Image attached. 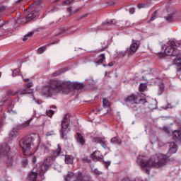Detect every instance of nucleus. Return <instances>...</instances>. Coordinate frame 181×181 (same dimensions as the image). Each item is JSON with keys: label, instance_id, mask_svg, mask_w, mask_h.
<instances>
[{"label": "nucleus", "instance_id": "41", "mask_svg": "<svg viewBox=\"0 0 181 181\" xmlns=\"http://www.w3.org/2000/svg\"><path fill=\"white\" fill-rule=\"evenodd\" d=\"M5 25H6V23H5L2 18H0V28H4Z\"/></svg>", "mask_w": 181, "mask_h": 181}, {"label": "nucleus", "instance_id": "14", "mask_svg": "<svg viewBox=\"0 0 181 181\" xmlns=\"http://www.w3.org/2000/svg\"><path fill=\"white\" fill-rule=\"evenodd\" d=\"M103 155L98 151H95L92 154V159H93V160L101 162V161H103Z\"/></svg>", "mask_w": 181, "mask_h": 181}, {"label": "nucleus", "instance_id": "47", "mask_svg": "<svg viewBox=\"0 0 181 181\" xmlns=\"http://www.w3.org/2000/svg\"><path fill=\"white\" fill-rule=\"evenodd\" d=\"M163 131H165V132H167V134H169V129L168 127H163Z\"/></svg>", "mask_w": 181, "mask_h": 181}, {"label": "nucleus", "instance_id": "36", "mask_svg": "<svg viewBox=\"0 0 181 181\" xmlns=\"http://www.w3.org/2000/svg\"><path fill=\"white\" fill-rule=\"evenodd\" d=\"M6 163L8 166V168H12L13 165V161L12 160V158H8L6 161Z\"/></svg>", "mask_w": 181, "mask_h": 181}, {"label": "nucleus", "instance_id": "44", "mask_svg": "<svg viewBox=\"0 0 181 181\" xmlns=\"http://www.w3.org/2000/svg\"><path fill=\"white\" fill-rule=\"evenodd\" d=\"M46 135L47 136H50V135H54V131L47 132Z\"/></svg>", "mask_w": 181, "mask_h": 181}, {"label": "nucleus", "instance_id": "37", "mask_svg": "<svg viewBox=\"0 0 181 181\" xmlns=\"http://www.w3.org/2000/svg\"><path fill=\"white\" fill-rule=\"evenodd\" d=\"M170 46H171V47H177L178 46H180V44L175 42V41H171Z\"/></svg>", "mask_w": 181, "mask_h": 181}, {"label": "nucleus", "instance_id": "38", "mask_svg": "<svg viewBox=\"0 0 181 181\" xmlns=\"http://www.w3.org/2000/svg\"><path fill=\"white\" fill-rule=\"evenodd\" d=\"M45 50H46V47H41L37 49V52L39 53V54H42V53H43Z\"/></svg>", "mask_w": 181, "mask_h": 181}, {"label": "nucleus", "instance_id": "2", "mask_svg": "<svg viewBox=\"0 0 181 181\" xmlns=\"http://www.w3.org/2000/svg\"><path fill=\"white\" fill-rule=\"evenodd\" d=\"M166 159H168V156H166V155L158 153L152 156L148 160H144L143 158H138L136 162L145 173L149 175V168H162L165 165Z\"/></svg>", "mask_w": 181, "mask_h": 181}, {"label": "nucleus", "instance_id": "10", "mask_svg": "<svg viewBox=\"0 0 181 181\" xmlns=\"http://www.w3.org/2000/svg\"><path fill=\"white\" fill-rule=\"evenodd\" d=\"M31 87H33V83L30 82L27 84V87L25 89L23 90H18L13 93H11V95H15L16 94H20V95H22L23 94H32V93H33V90H32Z\"/></svg>", "mask_w": 181, "mask_h": 181}, {"label": "nucleus", "instance_id": "58", "mask_svg": "<svg viewBox=\"0 0 181 181\" xmlns=\"http://www.w3.org/2000/svg\"><path fill=\"white\" fill-rule=\"evenodd\" d=\"M64 30H66L64 28H62V30H61V32H64Z\"/></svg>", "mask_w": 181, "mask_h": 181}, {"label": "nucleus", "instance_id": "19", "mask_svg": "<svg viewBox=\"0 0 181 181\" xmlns=\"http://www.w3.org/2000/svg\"><path fill=\"white\" fill-rule=\"evenodd\" d=\"M60 153H62V147L58 144L57 149L52 151V157L56 158V156H59Z\"/></svg>", "mask_w": 181, "mask_h": 181}, {"label": "nucleus", "instance_id": "32", "mask_svg": "<svg viewBox=\"0 0 181 181\" xmlns=\"http://www.w3.org/2000/svg\"><path fill=\"white\" fill-rule=\"evenodd\" d=\"M29 164V160L28 158H25L22 160V165L24 168H26L27 165Z\"/></svg>", "mask_w": 181, "mask_h": 181}, {"label": "nucleus", "instance_id": "5", "mask_svg": "<svg viewBox=\"0 0 181 181\" xmlns=\"http://www.w3.org/2000/svg\"><path fill=\"white\" fill-rule=\"evenodd\" d=\"M69 125H70V122H69V119H67V115H65L64 119L62 122V129L60 130L61 137L63 139H67V134L70 132Z\"/></svg>", "mask_w": 181, "mask_h": 181}, {"label": "nucleus", "instance_id": "54", "mask_svg": "<svg viewBox=\"0 0 181 181\" xmlns=\"http://www.w3.org/2000/svg\"><path fill=\"white\" fill-rule=\"evenodd\" d=\"M108 66H109L110 67H112L113 64H112V63H109V64H108Z\"/></svg>", "mask_w": 181, "mask_h": 181}, {"label": "nucleus", "instance_id": "35", "mask_svg": "<svg viewBox=\"0 0 181 181\" xmlns=\"http://www.w3.org/2000/svg\"><path fill=\"white\" fill-rule=\"evenodd\" d=\"M93 173L95 175V176H100V175H103V172L98 170V169L95 168Z\"/></svg>", "mask_w": 181, "mask_h": 181}, {"label": "nucleus", "instance_id": "28", "mask_svg": "<svg viewBox=\"0 0 181 181\" xmlns=\"http://www.w3.org/2000/svg\"><path fill=\"white\" fill-rule=\"evenodd\" d=\"M165 21L168 23L173 22V13L169 14L168 16L164 17Z\"/></svg>", "mask_w": 181, "mask_h": 181}, {"label": "nucleus", "instance_id": "64", "mask_svg": "<svg viewBox=\"0 0 181 181\" xmlns=\"http://www.w3.org/2000/svg\"><path fill=\"white\" fill-rule=\"evenodd\" d=\"M107 29H110V28H107Z\"/></svg>", "mask_w": 181, "mask_h": 181}, {"label": "nucleus", "instance_id": "3", "mask_svg": "<svg viewBox=\"0 0 181 181\" xmlns=\"http://www.w3.org/2000/svg\"><path fill=\"white\" fill-rule=\"evenodd\" d=\"M124 101L126 105L133 111H138V110L141 108L139 104H145L146 103V100L142 98L141 93L129 95L126 98Z\"/></svg>", "mask_w": 181, "mask_h": 181}, {"label": "nucleus", "instance_id": "18", "mask_svg": "<svg viewBox=\"0 0 181 181\" xmlns=\"http://www.w3.org/2000/svg\"><path fill=\"white\" fill-rule=\"evenodd\" d=\"M117 23V20H108L103 23V28H110L112 26V25H115Z\"/></svg>", "mask_w": 181, "mask_h": 181}, {"label": "nucleus", "instance_id": "17", "mask_svg": "<svg viewBox=\"0 0 181 181\" xmlns=\"http://www.w3.org/2000/svg\"><path fill=\"white\" fill-rule=\"evenodd\" d=\"M169 152L170 153H176L177 152V145L175 142H170L169 144Z\"/></svg>", "mask_w": 181, "mask_h": 181}, {"label": "nucleus", "instance_id": "50", "mask_svg": "<svg viewBox=\"0 0 181 181\" xmlns=\"http://www.w3.org/2000/svg\"><path fill=\"white\" fill-rule=\"evenodd\" d=\"M129 13H130L131 14L135 13V8H130V9H129Z\"/></svg>", "mask_w": 181, "mask_h": 181}, {"label": "nucleus", "instance_id": "53", "mask_svg": "<svg viewBox=\"0 0 181 181\" xmlns=\"http://www.w3.org/2000/svg\"><path fill=\"white\" fill-rule=\"evenodd\" d=\"M121 181H129V180L128 178H124V179L122 180Z\"/></svg>", "mask_w": 181, "mask_h": 181}, {"label": "nucleus", "instance_id": "46", "mask_svg": "<svg viewBox=\"0 0 181 181\" xmlns=\"http://www.w3.org/2000/svg\"><path fill=\"white\" fill-rule=\"evenodd\" d=\"M6 7H5V6H1V7H0V12H4V11H6Z\"/></svg>", "mask_w": 181, "mask_h": 181}, {"label": "nucleus", "instance_id": "60", "mask_svg": "<svg viewBox=\"0 0 181 181\" xmlns=\"http://www.w3.org/2000/svg\"><path fill=\"white\" fill-rule=\"evenodd\" d=\"M51 108H56V106L52 105V107H51Z\"/></svg>", "mask_w": 181, "mask_h": 181}, {"label": "nucleus", "instance_id": "49", "mask_svg": "<svg viewBox=\"0 0 181 181\" xmlns=\"http://www.w3.org/2000/svg\"><path fill=\"white\" fill-rule=\"evenodd\" d=\"M10 136L11 138H13V136H15V132L12 131L10 132Z\"/></svg>", "mask_w": 181, "mask_h": 181}, {"label": "nucleus", "instance_id": "8", "mask_svg": "<svg viewBox=\"0 0 181 181\" xmlns=\"http://www.w3.org/2000/svg\"><path fill=\"white\" fill-rule=\"evenodd\" d=\"M53 163H54V157H47L45 158L42 164L40 165L42 172L45 173Z\"/></svg>", "mask_w": 181, "mask_h": 181}, {"label": "nucleus", "instance_id": "16", "mask_svg": "<svg viewBox=\"0 0 181 181\" xmlns=\"http://www.w3.org/2000/svg\"><path fill=\"white\" fill-rule=\"evenodd\" d=\"M76 141L78 144H80V145H84L86 144V139L83 136V135L80 133H76Z\"/></svg>", "mask_w": 181, "mask_h": 181}, {"label": "nucleus", "instance_id": "62", "mask_svg": "<svg viewBox=\"0 0 181 181\" xmlns=\"http://www.w3.org/2000/svg\"><path fill=\"white\" fill-rule=\"evenodd\" d=\"M37 104H40V103H39V100L37 101Z\"/></svg>", "mask_w": 181, "mask_h": 181}, {"label": "nucleus", "instance_id": "9", "mask_svg": "<svg viewBox=\"0 0 181 181\" xmlns=\"http://www.w3.org/2000/svg\"><path fill=\"white\" fill-rule=\"evenodd\" d=\"M39 16V13L35 11H32L31 13H28L27 16L18 19V22L21 23H28L32 19H35V18H37Z\"/></svg>", "mask_w": 181, "mask_h": 181}, {"label": "nucleus", "instance_id": "12", "mask_svg": "<svg viewBox=\"0 0 181 181\" xmlns=\"http://www.w3.org/2000/svg\"><path fill=\"white\" fill-rule=\"evenodd\" d=\"M11 151V147L7 144H4L0 146V155H3V156H8V153Z\"/></svg>", "mask_w": 181, "mask_h": 181}, {"label": "nucleus", "instance_id": "23", "mask_svg": "<svg viewBox=\"0 0 181 181\" xmlns=\"http://www.w3.org/2000/svg\"><path fill=\"white\" fill-rule=\"evenodd\" d=\"M30 125V120H27L24 122L22 124H21L18 127V129H22L23 128H27V127H29Z\"/></svg>", "mask_w": 181, "mask_h": 181}, {"label": "nucleus", "instance_id": "15", "mask_svg": "<svg viewBox=\"0 0 181 181\" xmlns=\"http://www.w3.org/2000/svg\"><path fill=\"white\" fill-rule=\"evenodd\" d=\"M173 64L177 66V74L181 78V59H176L173 61Z\"/></svg>", "mask_w": 181, "mask_h": 181}, {"label": "nucleus", "instance_id": "51", "mask_svg": "<svg viewBox=\"0 0 181 181\" xmlns=\"http://www.w3.org/2000/svg\"><path fill=\"white\" fill-rule=\"evenodd\" d=\"M83 160H84L85 162H87V163H90L91 162L90 160L87 159V158H84Z\"/></svg>", "mask_w": 181, "mask_h": 181}, {"label": "nucleus", "instance_id": "20", "mask_svg": "<svg viewBox=\"0 0 181 181\" xmlns=\"http://www.w3.org/2000/svg\"><path fill=\"white\" fill-rule=\"evenodd\" d=\"M111 144H113V145H121V139L119 137H113L111 139L110 141Z\"/></svg>", "mask_w": 181, "mask_h": 181}, {"label": "nucleus", "instance_id": "42", "mask_svg": "<svg viewBox=\"0 0 181 181\" xmlns=\"http://www.w3.org/2000/svg\"><path fill=\"white\" fill-rule=\"evenodd\" d=\"M103 163L105 165V167L107 168V169H108V166H110V165H111V161L103 160Z\"/></svg>", "mask_w": 181, "mask_h": 181}, {"label": "nucleus", "instance_id": "39", "mask_svg": "<svg viewBox=\"0 0 181 181\" xmlns=\"http://www.w3.org/2000/svg\"><path fill=\"white\" fill-rule=\"evenodd\" d=\"M137 8H139V9H142V8H146V4H139L137 5Z\"/></svg>", "mask_w": 181, "mask_h": 181}, {"label": "nucleus", "instance_id": "6", "mask_svg": "<svg viewBox=\"0 0 181 181\" xmlns=\"http://www.w3.org/2000/svg\"><path fill=\"white\" fill-rule=\"evenodd\" d=\"M138 50V44L135 42V40H132V44L130 45V47L126 51H121L119 52V56L124 57L126 54L128 56H132Z\"/></svg>", "mask_w": 181, "mask_h": 181}, {"label": "nucleus", "instance_id": "24", "mask_svg": "<svg viewBox=\"0 0 181 181\" xmlns=\"http://www.w3.org/2000/svg\"><path fill=\"white\" fill-rule=\"evenodd\" d=\"M73 160H74L73 156H65V163L67 165H71V163H73Z\"/></svg>", "mask_w": 181, "mask_h": 181}, {"label": "nucleus", "instance_id": "4", "mask_svg": "<svg viewBox=\"0 0 181 181\" xmlns=\"http://www.w3.org/2000/svg\"><path fill=\"white\" fill-rule=\"evenodd\" d=\"M33 141H35L33 136L28 135L23 138L20 141V145L23 149V155L25 156H28L32 153L30 150L32 149V146H33Z\"/></svg>", "mask_w": 181, "mask_h": 181}, {"label": "nucleus", "instance_id": "11", "mask_svg": "<svg viewBox=\"0 0 181 181\" xmlns=\"http://www.w3.org/2000/svg\"><path fill=\"white\" fill-rule=\"evenodd\" d=\"M93 142H94V144H100L102 148H104V149L107 148V141H105V139L95 137L93 139Z\"/></svg>", "mask_w": 181, "mask_h": 181}, {"label": "nucleus", "instance_id": "30", "mask_svg": "<svg viewBox=\"0 0 181 181\" xmlns=\"http://www.w3.org/2000/svg\"><path fill=\"white\" fill-rule=\"evenodd\" d=\"M34 32H30L26 35L24 36L23 38V42H25V40H28V37H32L33 36Z\"/></svg>", "mask_w": 181, "mask_h": 181}, {"label": "nucleus", "instance_id": "40", "mask_svg": "<svg viewBox=\"0 0 181 181\" xmlns=\"http://www.w3.org/2000/svg\"><path fill=\"white\" fill-rule=\"evenodd\" d=\"M67 12L69 13V16H71V15H73V12H71V11H73V7H69L66 9Z\"/></svg>", "mask_w": 181, "mask_h": 181}, {"label": "nucleus", "instance_id": "25", "mask_svg": "<svg viewBox=\"0 0 181 181\" xmlns=\"http://www.w3.org/2000/svg\"><path fill=\"white\" fill-rule=\"evenodd\" d=\"M105 59V55L104 54H100L98 57V61L95 62L96 64H101L104 59Z\"/></svg>", "mask_w": 181, "mask_h": 181}, {"label": "nucleus", "instance_id": "61", "mask_svg": "<svg viewBox=\"0 0 181 181\" xmlns=\"http://www.w3.org/2000/svg\"><path fill=\"white\" fill-rule=\"evenodd\" d=\"M61 0H55V2H59Z\"/></svg>", "mask_w": 181, "mask_h": 181}, {"label": "nucleus", "instance_id": "52", "mask_svg": "<svg viewBox=\"0 0 181 181\" xmlns=\"http://www.w3.org/2000/svg\"><path fill=\"white\" fill-rule=\"evenodd\" d=\"M42 148L45 149V151H47V147H46V145H42Z\"/></svg>", "mask_w": 181, "mask_h": 181}, {"label": "nucleus", "instance_id": "33", "mask_svg": "<svg viewBox=\"0 0 181 181\" xmlns=\"http://www.w3.org/2000/svg\"><path fill=\"white\" fill-rule=\"evenodd\" d=\"M156 13H158V11H156L153 13V14L151 15V18L149 20V22H152L153 21H155V19H156Z\"/></svg>", "mask_w": 181, "mask_h": 181}, {"label": "nucleus", "instance_id": "31", "mask_svg": "<svg viewBox=\"0 0 181 181\" xmlns=\"http://www.w3.org/2000/svg\"><path fill=\"white\" fill-rule=\"evenodd\" d=\"M139 91H141V93L145 91V90H146V85L141 83L139 87Z\"/></svg>", "mask_w": 181, "mask_h": 181}, {"label": "nucleus", "instance_id": "45", "mask_svg": "<svg viewBox=\"0 0 181 181\" xmlns=\"http://www.w3.org/2000/svg\"><path fill=\"white\" fill-rule=\"evenodd\" d=\"M73 2V0H65L64 1V4H71Z\"/></svg>", "mask_w": 181, "mask_h": 181}, {"label": "nucleus", "instance_id": "56", "mask_svg": "<svg viewBox=\"0 0 181 181\" xmlns=\"http://www.w3.org/2000/svg\"><path fill=\"white\" fill-rule=\"evenodd\" d=\"M105 49H107L106 47L105 48H103L102 49L100 50V52H103V50H105Z\"/></svg>", "mask_w": 181, "mask_h": 181}, {"label": "nucleus", "instance_id": "21", "mask_svg": "<svg viewBox=\"0 0 181 181\" xmlns=\"http://www.w3.org/2000/svg\"><path fill=\"white\" fill-rule=\"evenodd\" d=\"M165 92V84L163 83H160L158 86V95H162Z\"/></svg>", "mask_w": 181, "mask_h": 181}, {"label": "nucleus", "instance_id": "57", "mask_svg": "<svg viewBox=\"0 0 181 181\" xmlns=\"http://www.w3.org/2000/svg\"><path fill=\"white\" fill-rule=\"evenodd\" d=\"M24 81H29V78L24 79Z\"/></svg>", "mask_w": 181, "mask_h": 181}, {"label": "nucleus", "instance_id": "13", "mask_svg": "<svg viewBox=\"0 0 181 181\" xmlns=\"http://www.w3.org/2000/svg\"><path fill=\"white\" fill-rule=\"evenodd\" d=\"M172 136L175 142H181V130H175L173 132Z\"/></svg>", "mask_w": 181, "mask_h": 181}, {"label": "nucleus", "instance_id": "1", "mask_svg": "<svg viewBox=\"0 0 181 181\" xmlns=\"http://www.w3.org/2000/svg\"><path fill=\"white\" fill-rule=\"evenodd\" d=\"M85 86L83 83H73L71 82H63L59 80H52L49 83L42 89V93L46 97H52L54 94H59V93H64V94H69L72 90L76 88V90H83Z\"/></svg>", "mask_w": 181, "mask_h": 181}, {"label": "nucleus", "instance_id": "43", "mask_svg": "<svg viewBox=\"0 0 181 181\" xmlns=\"http://www.w3.org/2000/svg\"><path fill=\"white\" fill-rule=\"evenodd\" d=\"M62 73H63V71H62V70H58L57 72H55L54 74V76H60V74H62Z\"/></svg>", "mask_w": 181, "mask_h": 181}, {"label": "nucleus", "instance_id": "7", "mask_svg": "<svg viewBox=\"0 0 181 181\" xmlns=\"http://www.w3.org/2000/svg\"><path fill=\"white\" fill-rule=\"evenodd\" d=\"M165 53L168 56H175L176 57L174 60H181V54L179 49L173 47L172 46H168L165 49Z\"/></svg>", "mask_w": 181, "mask_h": 181}, {"label": "nucleus", "instance_id": "29", "mask_svg": "<svg viewBox=\"0 0 181 181\" xmlns=\"http://www.w3.org/2000/svg\"><path fill=\"white\" fill-rule=\"evenodd\" d=\"M21 74V69H16L12 72V77H16Z\"/></svg>", "mask_w": 181, "mask_h": 181}, {"label": "nucleus", "instance_id": "48", "mask_svg": "<svg viewBox=\"0 0 181 181\" xmlns=\"http://www.w3.org/2000/svg\"><path fill=\"white\" fill-rule=\"evenodd\" d=\"M32 162L33 163H36V156H33L32 157Z\"/></svg>", "mask_w": 181, "mask_h": 181}, {"label": "nucleus", "instance_id": "22", "mask_svg": "<svg viewBox=\"0 0 181 181\" xmlns=\"http://www.w3.org/2000/svg\"><path fill=\"white\" fill-rule=\"evenodd\" d=\"M37 177V173L32 172L29 175V181H36V178Z\"/></svg>", "mask_w": 181, "mask_h": 181}, {"label": "nucleus", "instance_id": "59", "mask_svg": "<svg viewBox=\"0 0 181 181\" xmlns=\"http://www.w3.org/2000/svg\"><path fill=\"white\" fill-rule=\"evenodd\" d=\"M23 0H18L17 2H22Z\"/></svg>", "mask_w": 181, "mask_h": 181}, {"label": "nucleus", "instance_id": "26", "mask_svg": "<svg viewBox=\"0 0 181 181\" xmlns=\"http://www.w3.org/2000/svg\"><path fill=\"white\" fill-rule=\"evenodd\" d=\"M103 105L104 108H108V107H110V101L107 99H103Z\"/></svg>", "mask_w": 181, "mask_h": 181}, {"label": "nucleus", "instance_id": "27", "mask_svg": "<svg viewBox=\"0 0 181 181\" xmlns=\"http://www.w3.org/2000/svg\"><path fill=\"white\" fill-rule=\"evenodd\" d=\"M73 176H74V173H69V174L65 176L64 180L65 181H70V180H71V177H73Z\"/></svg>", "mask_w": 181, "mask_h": 181}, {"label": "nucleus", "instance_id": "63", "mask_svg": "<svg viewBox=\"0 0 181 181\" xmlns=\"http://www.w3.org/2000/svg\"><path fill=\"white\" fill-rule=\"evenodd\" d=\"M1 74H2L0 72V77H1Z\"/></svg>", "mask_w": 181, "mask_h": 181}, {"label": "nucleus", "instance_id": "55", "mask_svg": "<svg viewBox=\"0 0 181 181\" xmlns=\"http://www.w3.org/2000/svg\"><path fill=\"white\" fill-rule=\"evenodd\" d=\"M148 108H151V109H153V108H156V106H154V107H151V105L148 106Z\"/></svg>", "mask_w": 181, "mask_h": 181}, {"label": "nucleus", "instance_id": "34", "mask_svg": "<svg viewBox=\"0 0 181 181\" xmlns=\"http://www.w3.org/2000/svg\"><path fill=\"white\" fill-rule=\"evenodd\" d=\"M54 115V111L52 110H47V115L49 117V118H52L53 115Z\"/></svg>", "mask_w": 181, "mask_h": 181}]
</instances>
